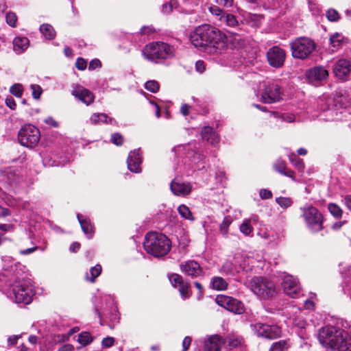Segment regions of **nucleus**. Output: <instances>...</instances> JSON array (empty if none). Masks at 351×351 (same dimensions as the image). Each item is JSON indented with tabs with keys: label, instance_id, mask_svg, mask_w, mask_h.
<instances>
[{
	"label": "nucleus",
	"instance_id": "nucleus-1",
	"mask_svg": "<svg viewBox=\"0 0 351 351\" xmlns=\"http://www.w3.org/2000/svg\"><path fill=\"white\" fill-rule=\"evenodd\" d=\"M190 40L195 47L215 55L226 53L229 43L224 33L208 24L197 27L191 34Z\"/></svg>",
	"mask_w": 351,
	"mask_h": 351
},
{
	"label": "nucleus",
	"instance_id": "nucleus-2",
	"mask_svg": "<svg viewBox=\"0 0 351 351\" xmlns=\"http://www.w3.org/2000/svg\"><path fill=\"white\" fill-rule=\"evenodd\" d=\"M318 339L326 349L332 351H351V337L343 329L325 326L319 329Z\"/></svg>",
	"mask_w": 351,
	"mask_h": 351
},
{
	"label": "nucleus",
	"instance_id": "nucleus-3",
	"mask_svg": "<svg viewBox=\"0 0 351 351\" xmlns=\"http://www.w3.org/2000/svg\"><path fill=\"white\" fill-rule=\"evenodd\" d=\"M247 287L260 300H270L278 293V287L265 276H254L247 282Z\"/></svg>",
	"mask_w": 351,
	"mask_h": 351
},
{
	"label": "nucleus",
	"instance_id": "nucleus-4",
	"mask_svg": "<svg viewBox=\"0 0 351 351\" xmlns=\"http://www.w3.org/2000/svg\"><path fill=\"white\" fill-rule=\"evenodd\" d=\"M145 251L154 257H161L169 253L171 242L169 238L160 232H151L145 235L143 243Z\"/></svg>",
	"mask_w": 351,
	"mask_h": 351
},
{
	"label": "nucleus",
	"instance_id": "nucleus-5",
	"mask_svg": "<svg viewBox=\"0 0 351 351\" xmlns=\"http://www.w3.org/2000/svg\"><path fill=\"white\" fill-rule=\"evenodd\" d=\"M36 291L30 279L18 278L12 284L9 291V298L16 303L29 304Z\"/></svg>",
	"mask_w": 351,
	"mask_h": 351
},
{
	"label": "nucleus",
	"instance_id": "nucleus-6",
	"mask_svg": "<svg viewBox=\"0 0 351 351\" xmlns=\"http://www.w3.org/2000/svg\"><path fill=\"white\" fill-rule=\"evenodd\" d=\"M173 151L178 156L188 158L193 163L192 169L194 171H199L205 168L204 156L199 152L197 144L195 142L178 145L173 148Z\"/></svg>",
	"mask_w": 351,
	"mask_h": 351
},
{
	"label": "nucleus",
	"instance_id": "nucleus-7",
	"mask_svg": "<svg viewBox=\"0 0 351 351\" xmlns=\"http://www.w3.org/2000/svg\"><path fill=\"white\" fill-rule=\"evenodd\" d=\"M300 210L305 224L311 232L315 233L323 229L324 217L317 208L306 205Z\"/></svg>",
	"mask_w": 351,
	"mask_h": 351
},
{
	"label": "nucleus",
	"instance_id": "nucleus-8",
	"mask_svg": "<svg viewBox=\"0 0 351 351\" xmlns=\"http://www.w3.org/2000/svg\"><path fill=\"white\" fill-rule=\"evenodd\" d=\"M292 56L304 60L308 58L316 48L313 40L308 37H300L290 43Z\"/></svg>",
	"mask_w": 351,
	"mask_h": 351
},
{
	"label": "nucleus",
	"instance_id": "nucleus-9",
	"mask_svg": "<svg viewBox=\"0 0 351 351\" xmlns=\"http://www.w3.org/2000/svg\"><path fill=\"white\" fill-rule=\"evenodd\" d=\"M247 264V257L245 253L237 252L232 257L228 258L223 263L220 269V272L225 275L234 276L244 270Z\"/></svg>",
	"mask_w": 351,
	"mask_h": 351
},
{
	"label": "nucleus",
	"instance_id": "nucleus-10",
	"mask_svg": "<svg viewBox=\"0 0 351 351\" xmlns=\"http://www.w3.org/2000/svg\"><path fill=\"white\" fill-rule=\"evenodd\" d=\"M40 138L39 130L32 124L24 125L18 134L19 143L27 147L35 146L38 143Z\"/></svg>",
	"mask_w": 351,
	"mask_h": 351
},
{
	"label": "nucleus",
	"instance_id": "nucleus-11",
	"mask_svg": "<svg viewBox=\"0 0 351 351\" xmlns=\"http://www.w3.org/2000/svg\"><path fill=\"white\" fill-rule=\"evenodd\" d=\"M318 106L322 113L320 114L321 119L326 121H335L339 120L338 110L335 104L333 97L326 95H323L319 98Z\"/></svg>",
	"mask_w": 351,
	"mask_h": 351
},
{
	"label": "nucleus",
	"instance_id": "nucleus-12",
	"mask_svg": "<svg viewBox=\"0 0 351 351\" xmlns=\"http://www.w3.org/2000/svg\"><path fill=\"white\" fill-rule=\"evenodd\" d=\"M282 90L276 82H267L264 84L261 93V101L265 104L278 102L282 99Z\"/></svg>",
	"mask_w": 351,
	"mask_h": 351
},
{
	"label": "nucleus",
	"instance_id": "nucleus-13",
	"mask_svg": "<svg viewBox=\"0 0 351 351\" xmlns=\"http://www.w3.org/2000/svg\"><path fill=\"white\" fill-rule=\"evenodd\" d=\"M215 302L219 306L235 314H243L245 311L244 304L241 301L228 295H217Z\"/></svg>",
	"mask_w": 351,
	"mask_h": 351
},
{
	"label": "nucleus",
	"instance_id": "nucleus-14",
	"mask_svg": "<svg viewBox=\"0 0 351 351\" xmlns=\"http://www.w3.org/2000/svg\"><path fill=\"white\" fill-rule=\"evenodd\" d=\"M209 11L213 15L215 16L216 21H218L220 25L235 27L238 25V21L234 15L225 12L217 5H210Z\"/></svg>",
	"mask_w": 351,
	"mask_h": 351
},
{
	"label": "nucleus",
	"instance_id": "nucleus-15",
	"mask_svg": "<svg viewBox=\"0 0 351 351\" xmlns=\"http://www.w3.org/2000/svg\"><path fill=\"white\" fill-rule=\"evenodd\" d=\"M335 76L341 80L351 79V62L347 58H341L333 65Z\"/></svg>",
	"mask_w": 351,
	"mask_h": 351
},
{
	"label": "nucleus",
	"instance_id": "nucleus-16",
	"mask_svg": "<svg viewBox=\"0 0 351 351\" xmlns=\"http://www.w3.org/2000/svg\"><path fill=\"white\" fill-rule=\"evenodd\" d=\"M254 328L257 332L258 336L273 339L280 337L281 329L276 324H267L262 323H257L254 325Z\"/></svg>",
	"mask_w": 351,
	"mask_h": 351
},
{
	"label": "nucleus",
	"instance_id": "nucleus-17",
	"mask_svg": "<svg viewBox=\"0 0 351 351\" xmlns=\"http://www.w3.org/2000/svg\"><path fill=\"white\" fill-rule=\"evenodd\" d=\"M282 287L285 293L291 298L299 296L302 291L298 279L289 274H286L283 277Z\"/></svg>",
	"mask_w": 351,
	"mask_h": 351
},
{
	"label": "nucleus",
	"instance_id": "nucleus-18",
	"mask_svg": "<svg viewBox=\"0 0 351 351\" xmlns=\"http://www.w3.org/2000/svg\"><path fill=\"white\" fill-rule=\"evenodd\" d=\"M267 58L270 66L274 68H280L284 64L285 52L280 47L274 46L267 52Z\"/></svg>",
	"mask_w": 351,
	"mask_h": 351
},
{
	"label": "nucleus",
	"instance_id": "nucleus-19",
	"mask_svg": "<svg viewBox=\"0 0 351 351\" xmlns=\"http://www.w3.org/2000/svg\"><path fill=\"white\" fill-rule=\"evenodd\" d=\"M308 83L317 86L328 76V71L322 66H314L310 69L306 74Z\"/></svg>",
	"mask_w": 351,
	"mask_h": 351
},
{
	"label": "nucleus",
	"instance_id": "nucleus-20",
	"mask_svg": "<svg viewBox=\"0 0 351 351\" xmlns=\"http://www.w3.org/2000/svg\"><path fill=\"white\" fill-rule=\"evenodd\" d=\"M142 52L147 60L155 63H162L159 42L147 45Z\"/></svg>",
	"mask_w": 351,
	"mask_h": 351
},
{
	"label": "nucleus",
	"instance_id": "nucleus-21",
	"mask_svg": "<svg viewBox=\"0 0 351 351\" xmlns=\"http://www.w3.org/2000/svg\"><path fill=\"white\" fill-rule=\"evenodd\" d=\"M71 95L86 106L92 104L95 99L94 95L91 91L80 85L73 87Z\"/></svg>",
	"mask_w": 351,
	"mask_h": 351
},
{
	"label": "nucleus",
	"instance_id": "nucleus-22",
	"mask_svg": "<svg viewBox=\"0 0 351 351\" xmlns=\"http://www.w3.org/2000/svg\"><path fill=\"white\" fill-rule=\"evenodd\" d=\"M180 266L182 272L192 278H197L203 275L204 272L202 267L195 261H188L182 263Z\"/></svg>",
	"mask_w": 351,
	"mask_h": 351
},
{
	"label": "nucleus",
	"instance_id": "nucleus-23",
	"mask_svg": "<svg viewBox=\"0 0 351 351\" xmlns=\"http://www.w3.org/2000/svg\"><path fill=\"white\" fill-rule=\"evenodd\" d=\"M142 158L140 154V149H134L129 153L127 164L128 169L133 173H138L141 172V165Z\"/></svg>",
	"mask_w": 351,
	"mask_h": 351
},
{
	"label": "nucleus",
	"instance_id": "nucleus-24",
	"mask_svg": "<svg viewBox=\"0 0 351 351\" xmlns=\"http://www.w3.org/2000/svg\"><path fill=\"white\" fill-rule=\"evenodd\" d=\"M170 189L175 195L184 197L191 193L192 186L189 182H182L173 180L171 182Z\"/></svg>",
	"mask_w": 351,
	"mask_h": 351
},
{
	"label": "nucleus",
	"instance_id": "nucleus-25",
	"mask_svg": "<svg viewBox=\"0 0 351 351\" xmlns=\"http://www.w3.org/2000/svg\"><path fill=\"white\" fill-rule=\"evenodd\" d=\"M201 136L203 141H208L213 146H216L220 141L219 134L209 126H205L202 128Z\"/></svg>",
	"mask_w": 351,
	"mask_h": 351
},
{
	"label": "nucleus",
	"instance_id": "nucleus-26",
	"mask_svg": "<svg viewBox=\"0 0 351 351\" xmlns=\"http://www.w3.org/2000/svg\"><path fill=\"white\" fill-rule=\"evenodd\" d=\"M224 343L223 339L219 335H213L205 340V351H219Z\"/></svg>",
	"mask_w": 351,
	"mask_h": 351
},
{
	"label": "nucleus",
	"instance_id": "nucleus-27",
	"mask_svg": "<svg viewBox=\"0 0 351 351\" xmlns=\"http://www.w3.org/2000/svg\"><path fill=\"white\" fill-rule=\"evenodd\" d=\"M286 0H267L265 4V7L267 10H270L276 12L274 16H279L284 10Z\"/></svg>",
	"mask_w": 351,
	"mask_h": 351
},
{
	"label": "nucleus",
	"instance_id": "nucleus-28",
	"mask_svg": "<svg viewBox=\"0 0 351 351\" xmlns=\"http://www.w3.org/2000/svg\"><path fill=\"white\" fill-rule=\"evenodd\" d=\"M159 47L162 62L165 60L171 59L175 56L176 49L173 46L166 43L159 42Z\"/></svg>",
	"mask_w": 351,
	"mask_h": 351
},
{
	"label": "nucleus",
	"instance_id": "nucleus-29",
	"mask_svg": "<svg viewBox=\"0 0 351 351\" xmlns=\"http://www.w3.org/2000/svg\"><path fill=\"white\" fill-rule=\"evenodd\" d=\"M77 217L83 232L86 235L88 239H91L93 236L94 231L93 226L90 223V220L84 218V216L81 214H77Z\"/></svg>",
	"mask_w": 351,
	"mask_h": 351
},
{
	"label": "nucleus",
	"instance_id": "nucleus-30",
	"mask_svg": "<svg viewBox=\"0 0 351 351\" xmlns=\"http://www.w3.org/2000/svg\"><path fill=\"white\" fill-rule=\"evenodd\" d=\"M29 39L26 37H16L13 40L14 51L21 54L24 52L29 47Z\"/></svg>",
	"mask_w": 351,
	"mask_h": 351
},
{
	"label": "nucleus",
	"instance_id": "nucleus-31",
	"mask_svg": "<svg viewBox=\"0 0 351 351\" xmlns=\"http://www.w3.org/2000/svg\"><path fill=\"white\" fill-rule=\"evenodd\" d=\"M347 43V39L339 33H335L330 37V45L332 51H337Z\"/></svg>",
	"mask_w": 351,
	"mask_h": 351
},
{
	"label": "nucleus",
	"instance_id": "nucleus-32",
	"mask_svg": "<svg viewBox=\"0 0 351 351\" xmlns=\"http://www.w3.org/2000/svg\"><path fill=\"white\" fill-rule=\"evenodd\" d=\"M92 124L113 123L116 122L112 118L104 113H94L90 117Z\"/></svg>",
	"mask_w": 351,
	"mask_h": 351
},
{
	"label": "nucleus",
	"instance_id": "nucleus-33",
	"mask_svg": "<svg viewBox=\"0 0 351 351\" xmlns=\"http://www.w3.org/2000/svg\"><path fill=\"white\" fill-rule=\"evenodd\" d=\"M271 116L277 121H285L287 123H293L295 120V114L290 112H272Z\"/></svg>",
	"mask_w": 351,
	"mask_h": 351
},
{
	"label": "nucleus",
	"instance_id": "nucleus-34",
	"mask_svg": "<svg viewBox=\"0 0 351 351\" xmlns=\"http://www.w3.org/2000/svg\"><path fill=\"white\" fill-rule=\"evenodd\" d=\"M211 287L217 291L226 290L228 287L227 282L221 277L215 276L211 279Z\"/></svg>",
	"mask_w": 351,
	"mask_h": 351
},
{
	"label": "nucleus",
	"instance_id": "nucleus-35",
	"mask_svg": "<svg viewBox=\"0 0 351 351\" xmlns=\"http://www.w3.org/2000/svg\"><path fill=\"white\" fill-rule=\"evenodd\" d=\"M290 346L289 339L280 340L271 344L269 351H286Z\"/></svg>",
	"mask_w": 351,
	"mask_h": 351
},
{
	"label": "nucleus",
	"instance_id": "nucleus-36",
	"mask_svg": "<svg viewBox=\"0 0 351 351\" xmlns=\"http://www.w3.org/2000/svg\"><path fill=\"white\" fill-rule=\"evenodd\" d=\"M40 32L47 39L51 40L55 38L56 32L53 27L48 23L41 25L40 26Z\"/></svg>",
	"mask_w": 351,
	"mask_h": 351
},
{
	"label": "nucleus",
	"instance_id": "nucleus-37",
	"mask_svg": "<svg viewBox=\"0 0 351 351\" xmlns=\"http://www.w3.org/2000/svg\"><path fill=\"white\" fill-rule=\"evenodd\" d=\"M290 162L300 172H303L304 169V163L302 159L299 158L295 154L291 153L288 155Z\"/></svg>",
	"mask_w": 351,
	"mask_h": 351
},
{
	"label": "nucleus",
	"instance_id": "nucleus-38",
	"mask_svg": "<svg viewBox=\"0 0 351 351\" xmlns=\"http://www.w3.org/2000/svg\"><path fill=\"white\" fill-rule=\"evenodd\" d=\"M178 212L180 214V215L181 216V217H182L184 219L192 221H194V219H195V218L193 215V213H191L189 208L184 204H182L178 206Z\"/></svg>",
	"mask_w": 351,
	"mask_h": 351
},
{
	"label": "nucleus",
	"instance_id": "nucleus-39",
	"mask_svg": "<svg viewBox=\"0 0 351 351\" xmlns=\"http://www.w3.org/2000/svg\"><path fill=\"white\" fill-rule=\"evenodd\" d=\"M228 345L232 348L241 346L244 340L242 337L237 335H230L228 337Z\"/></svg>",
	"mask_w": 351,
	"mask_h": 351
},
{
	"label": "nucleus",
	"instance_id": "nucleus-40",
	"mask_svg": "<svg viewBox=\"0 0 351 351\" xmlns=\"http://www.w3.org/2000/svg\"><path fill=\"white\" fill-rule=\"evenodd\" d=\"M179 292L183 299L189 298L191 296V285L188 282H184L179 286Z\"/></svg>",
	"mask_w": 351,
	"mask_h": 351
},
{
	"label": "nucleus",
	"instance_id": "nucleus-41",
	"mask_svg": "<svg viewBox=\"0 0 351 351\" xmlns=\"http://www.w3.org/2000/svg\"><path fill=\"white\" fill-rule=\"evenodd\" d=\"M328 208L330 214L335 218L339 219L342 217L343 210L337 204L330 203L328 205Z\"/></svg>",
	"mask_w": 351,
	"mask_h": 351
},
{
	"label": "nucleus",
	"instance_id": "nucleus-42",
	"mask_svg": "<svg viewBox=\"0 0 351 351\" xmlns=\"http://www.w3.org/2000/svg\"><path fill=\"white\" fill-rule=\"evenodd\" d=\"M93 341V337L88 332H81L78 336L77 341L82 346H87Z\"/></svg>",
	"mask_w": 351,
	"mask_h": 351
},
{
	"label": "nucleus",
	"instance_id": "nucleus-43",
	"mask_svg": "<svg viewBox=\"0 0 351 351\" xmlns=\"http://www.w3.org/2000/svg\"><path fill=\"white\" fill-rule=\"evenodd\" d=\"M232 219L230 216H226L223 218V220L219 226V230L221 234H223V235H226L228 234V227L232 223Z\"/></svg>",
	"mask_w": 351,
	"mask_h": 351
},
{
	"label": "nucleus",
	"instance_id": "nucleus-44",
	"mask_svg": "<svg viewBox=\"0 0 351 351\" xmlns=\"http://www.w3.org/2000/svg\"><path fill=\"white\" fill-rule=\"evenodd\" d=\"M101 266L99 264L96 265L94 267H92L90 269V274L91 277L89 278L88 276L87 275L86 278L89 280L90 282H94L95 278L101 274Z\"/></svg>",
	"mask_w": 351,
	"mask_h": 351
},
{
	"label": "nucleus",
	"instance_id": "nucleus-45",
	"mask_svg": "<svg viewBox=\"0 0 351 351\" xmlns=\"http://www.w3.org/2000/svg\"><path fill=\"white\" fill-rule=\"evenodd\" d=\"M276 202L282 208L286 209L292 205L293 201L287 197H278L276 198Z\"/></svg>",
	"mask_w": 351,
	"mask_h": 351
},
{
	"label": "nucleus",
	"instance_id": "nucleus-46",
	"mask_svg": "<svg viewBox=\"0 0 351 351\" xmlns=\"http://www.w3.org/2000/svg\"><path fill=\"white\" fill-rule=\"evenodd\" d=\"M240 231L245 236H249L252 232V227L248 219L244 220L239 227Z\"/></svg>",
	"mask_w": 351,
	"mask_h": 351
},
{
	"label": "nucleus",
	"instance_id": "nucleus-47",
	"mask_svg": "<svg viewBox=\"0 0 351 351\" xmlns=\"http://www.w3.org/2000/svg\"><path fill=\"white\" fill-rule=\"evenodd\" d=\"M295 325L297 326L299 328H300V331L299 332V335L302 339H307V335L306 334L305 330L306 326H308L307 323L304 320H298L295 321Z\"/></svg>",
	"mask_w": 351,
	"mask_h": 351
},
{
	"label": "nucleus",
	"instance_id": "nucleus-48",
	"mask_svg": "<svg viewBox=\"0 0 351 351\" xmlns=\"http://www.w3.org/2000/svg\"><path fill=\"white\" fill-rule=\"evenodd\" d=\"M326 16L328 21L332 22L337 21L340 18L339 12L336 10L332 8L328 9L326 11Z\"/></svg>",
	"mask_w": 351,
	"mask_h": 351
},
{
	"label": "nucleus",
	"instance_id": "nucleus-49",
	"mask_svg": "<svg viewBox=\"0 0 351 351\" xmlns=\"http://www.w3.org/2000/svg\"><path fill=\"white\" fill-rule=\"evenodd\" d=\"M145 88L152 93H156L159 90V84L155 80H149L145 84Z\"/></svg>",
	"mask_w": 351,
	"mask_h": 351
},
{
	"label": "nucleus",
	"instance_id": "nucleus-50",
	"mask_svg": "<svg viewBox=\"0 0 351 351\" xmlns=\"http://www.w3.org/2000/svg\"><path fill=\"white\" fill-rule=\"evenodd\" d=\"M6 23L11 27L16 26L17 16L14 12H9L5 16Z\"/></svg>",
	"mask_w": 351,
	"mask_h": 351
},
{
	"label": "nucleus",
	"instance_id": "nucleus-51",
	"mask_svg": "<svg viewBox=\"0 0 351 351\" xmlns=\"http://www.w3.org/2000/svg\"><path fill=\"white\" fill-rule=\"evenodd\" d=\"M23 90V86L21 84H14L10 89V92L16 97H21Z\"/></svg>",
	"mask_w": 351,
	"mask_h": 351
},
{
	"label": "nucleus",
	"instance_id": "nucleus-52",
	"mask_svg": "<svg viewBox=\"0 0 351 351\" xmlns=\"http://www.w3.org/2000/svg\"><path fill=\"white\" fill-rule=\"evenodd\" d=\"M30 89L32 90V95L34 99H38L43 93V89L38 84H31Z\"/></svg>",
	"mask_w": 351,
	"mask_h": 351
},
{
	"label": "nucleus",
	"instance_id": "nucleus-53",
	"mask_svg": "<svg viewBox=\"0 0 351 351\" xmlns=\"http://www.w3.org/2000/svg\"><path fill=\"white\" fill-rule=\"evenodd\" d=\"M169 280L171 285L173 287L180 286L182 282H184L182 280V277L176 274H172L169 277Z\"/></svg>",
	"mask_w": 351,
	"mask_h": 351
},
{
	"label": "nucleus",
	"instance_id": "nucleus-54",
	"mask_svg": "<svg viewBox=\"0 0 351 351\" xmlns=\"http://www.w3.org/2000/svg\"><path fill=\"white\" fill-rule=\"evenodd\" d=\"M282 236L280 234L274 232V231L268 232L265 236V238L269 239L271 243H277L280 241L282 240Z\"/></svg>",
	"mask_w": 351,
	"mask_h": 351
},
{
	"label": "nucleus",
	"instance_id": "nucleus-55",
	"mask_svg": "<svg viewBox=\"0 0 351 351\" xmlns=\"http://www.w3.org/2000/svg\"><path fill=\"white\" fill-rule=\"evenodd\" d=\"M308 9L313 15H319L321 12V10L315 2L313 0H307Z\"/></svg>",
	"mask_w": 351,
	"mask_h": 351
},
{
	"label": "nucleus",
	"instance_id": "nucleus-56",
	"mask_svg": "<svg viewBox=\"0 0 351 351\" xmlns=\"http://www.w3.org/2000/svg\"><path fill=\"white\" fill-rule=\"evenodd\" d=\"M274 169L281 174L285 173V171L287 169L285 162L281 160H277L274 164Z\"/></svg>",
	"mask_w": 351,
	"mask_h": 351
},
{
	"label": "nucleus",
	"instance_id": "nucleus-57",
	"mask_svg": "<svg viewBox=\"0 0 351 351\" xmlns=\"http://www.w3.org/2000/svg\"><path fill=\"white\" fill-rule=\"evenodd\" d=\"M110 141L116 145H121L123 143V137L119 133H114L111 136Z\"/></svg>",
	"mask_w": 351,
	"mask_h": 351
},
{
	"label": "nucleus",
	"instance_id": "nucleus-58",
	"mask_svg": "<svg viewBox=\"0 0 351 351\" xmlns=\"http://www.w3.org/2000/svg\"><path fill=\"white\" fill-rule=\"evenodd\" d=\"M114 339L111 337H107L103 339L101 341V345L104 348H110L114 345Z\"/></svg>",
	"mask_w": 351,
	"mask_h": 351
},
{
	"label": "nucleus",
	"instance_id": "nucleus-59",
	"mask_svg": "<svg viewBox=\"0 0 351 351\" xmlns=\"http://www.w3.org/2000/svg\"><path fill=\"white\" fill-rule=\"evenodd\" d=\"M75 66L79 70L83 71L86 68L87 62L84 59L78 58L76 60Z\"/></svg>",
	"mask_w": 351,
	"mask_h": 351
},
{
	"label": "nucleus",
	"instance_id": "nucleus-60",
	"mask_svg": "<svg viewBox=\"0 0 351 351\" xmlns=\"http://www.w3.org/2000/svg\"><path fill=\"white\" fill-rule=\"evenodd\" d=\"M259 195L261 199H266L272 197V193L268 189H261L259 192Z\"/></svg>",
	"mask_w": 351,
	"mask_h": 351
},
{
	"label": "nucleus",
	"instance_id": "nucleus-61",
	"mask_svg": "<svg viewBox=\"0 0 351 351\" xmlns=\"http://www.w3.org/2000/svg\"><path fill=\"white\" fill-rule=\"evenodd\" d=\"M22 335H12L8 338V345L14 346L17 343L18 340L21 338Z\"/></svg>",
	"mask_w": 351,
	"mask_h": 351
},
{
	"label": "nucleus",
	"instance_id": "nucleus-62",
	"mask_svg": "<svg viewBox=\"0 0 351 351\" xmlns=\"http://www.w3.org/2000/svg\"><path fill=\"white\" fill-rule=\"evenodd\" d=\"M234 0H215L217 4L224 8H230L233 5Z\"/></svg>",
	"mask_w": 351,
	"mask_h": 351
},
{
	"label": "nucleus",
	"instance_id": "nucleus-63",
	"mask_svg": "<svg viewBox=\"0 0 351 351\" xmlns=\"http://www.w3.org/2000/svg\"><path fill=\"white\" fill-rule=\"evenodd\" d=\"M101 62L98 59H94L90 62L88 65V69L90 71H93L95 69L101 67Z\"/></svg>",
	"mask_w": 351,
	"mask_h": 351
},
{
	"label": "nucleus",
	"instance_id": "nucleus-64",
	"mask_svg": "<svg viewBox=\"0 0 351 351\" xmlns=\"http://www.w3.org/2000/svg\"><path fill=\"white\" fill-rule=\"evenodd\" d=\"M191 343V338L189 336H186L184 337L182 341V351H186L190 347Z\"/></svg>",
	"mask_w": 351,
	"mask_h": 351
}]
</instances>
